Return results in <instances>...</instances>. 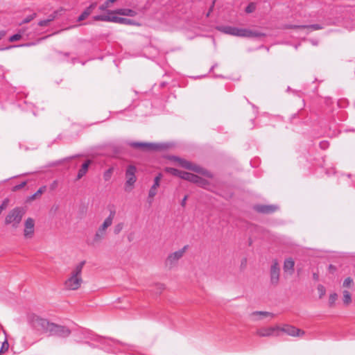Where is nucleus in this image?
Instances as JSON below:
<instances>
[{"instance_id": "4d7b16f0", "label": "nucleus", "mask_w": 355, "mask_h": 355, "mask_svg": "<svg viewBox=\"0 0 355 355\" xmlns=\"http://www.w3.org/2000/svg\"><path fill=\"white\" fill-rule=\"evenodd\" d=\"M56 184V182H54V184H53V187H55Z\"/></svg>"}, {"instance_id": "9d476101", "label": "nucleus", "mask_w": 355, "mask_h": 355, "mask_svg": "<svg viewBox=\"0 0 355 355\" xmlns=\"http://www.w3.org/2000/svg\"><path fill=\"white\" fill-rule=\"evenodd\" d=\"M49 333L51 336H56L59 337L65 338L70 335L71 331L64 326H61L51 323L49 330Z\"/></svg>"}, {"instance_id": "58836bf2", "label": "nucleus", "mask_w": 355, "mask_h": 355, "mask_svg": "<svg viewBox=\"0 0 355 355\" xmlns=\"http://www.w3.org/2000/svg\"><path fill=\"white\" fill-rule=\"evenodd\" d=\"M26 184V182H21V184H17V185H15L14 187H13V191H17V190H19L21 189H22L25 185Z\"/></svg>"}, {"instance_id": "c03bdc74", "label": "nucleus", "mask_w": 355, "mask_h": 355, "mask_svg": "<svg viewBox=\"0 0 355 355\" xmlns=\"http://www.w3.org/2000/svg\"><path fill=\"white\" fill-rule=\"evenodd\" d=\"M246 265H247V259H243L241 261V269L245 268Z\"/></svg>"}, {"instance_id": "6e6552de", "label": "nucleus", "mask_w": 355, "mask_h": 355, "mask_svg": "<svg viewBox=\"0 0 355 355\" xmlns=\"http://www.w3.org/2000/svg\"><path fill=\"white\" fill-rule=\"evenodd\" d=\"M187 249V245H185L182 249L168 254L165 261L166 265L170 268L176 266L178 261L184 256Z\"/></svg>"}, {"instance_id": "4be33fe9", "label": "nucleus", "mask_w": 355, "mask_h": 355, "mask_svg": "<svg viewBox=\"0 0 355 355\" xmlns=\"http://www.w3.org/2000/svg\"><path fill=\"white\" fill-rule=\"evenodd\" d=\"M115 14H118L119 15H125V16H130V17H134L137 15L136 11L132 9L129 8H120L117 9L115 11H114Z\"/></svg>"}, {"instance_id": "2eb2a0df", "label": "nucleus", "mask_w": 355, "mask_h": 355, "mask_svg": "<svg viewBox=\"0 0 355 355\" xmlns=\"http://www.w3.org/2000/svg\"><path fill=\"white\" fill-rule=\"evenodd\" d=\"M162 175L158 174L154 179V183L148 192V198H153L157 194V188L159 187Z\"/></svg>"}, {"instance_id": "49530a36", "label": "nucleus", "mask_w": 355, "mask_h": 355, "mask_svg": "<svg viewBox=\"0 0 355 355\" xmlns=\"http://www.w3.org/2000/svg\"><path fill=\"white\" fill-rule=\"evenodd\" d=\"M327 146H328V144H327V143L326 141H322V142L320 143V146L322 148H327Z\"/></svg>"}, {"instance_id": "aec40b11", "label": "nucleus", "mask_w": 355, "mask_h": 355, "mask_svg": "<svg viewBox=\"0 0 355 355\" xmlns=\"http://www.w3.org/2000/svg\"><path fill=\"white\" fill-rule=\"evenodd\" d=\"M295 261L293 259L288 258L284 261V271L289 275H292L294 272Z\"/></svg>"}, {"instance_id": "4468645a", "label": "nucleus", "mask_w": 355, "mask_h": 355, "mask_svg": "<svg viewBox=\"0 0 355 355\" xmlns=\"http://www.w3.org/2000/svg\"><path fill=\"white\" fill-rule=\"evenodd\" d=\"M24 234L26 238H32L34 234L35 221L33 218H28L24 224Z\"/></svg>"}, {"instance_id": "7ed1b4c3", "label": "nucleus", "mask_w": 355, "mask_h": 355, "mask_svg": "<svg viewBox=\"0 0 355 355\" xmlns=\"http://www.w3.org/2000/svg\"><path fill=\"white\" fill-rule=\"evenodd\" d=\"M219 30L224 33L238 37H257L261 35L260 33L252 31L250 29L239 28L230 26H222Z\"/></svg>"}, {"instance_id": "a878e982", "label": "nucleus", "mask_w": 355, "mask_h": 355, "mask_svg": "<svg viewBox=\"0 0 355 355\" xmlns=\"http://www.w3.org/2000/svg\"><path fill=\"white\" fill-rule=\"evenodd\" d=\"M94 19L96 21H112V16L111 17L105 15H100L94 16Z\"/></svg>"}, {"instance_id": "f3484780", "label": "nucleus", "mask_w": 355, "mask_h": 355, "mask_svg": "<svg viewBox=\"0 0 355 355\" xmlns=\"http://www.w3.org/2000/svg\"><path fill=\"white\" fill-rule=\"evenodd\" d=\"M250 317L254 321L259 320L262 318L270 317V318H273L275 317V314L268 311H254L250 314Z\"/></svg>"}, {"instance_id": "8fccbe9b", "label": "nucleus", "mask_w": 355, "mask_h": 355, "mask_svg": "<svg viewBox=\"0 0 355 355\" xmlns=\"http://www.w3.org/2000/svg\"><path fill=\"white\" fill-rule=\"evenodd\" d=\"M329 269H330V270H336V268H335L334 266H333L332 265H330V266H329Z\"/></svg>"}, {"instance_id": "864d4df0", "label": "nucleus", "mask_w": 355, "mask_h": 355, "mask_svg": "<svg viewBox=\"0 0 355 355\" xmlns=\"http://www.w3.org/2000/svg\"><path fill=\"white\" fill-rule=\"evenodd\" d=\"M76 156H72L71 157H69V159H72V158H74L76 157Z\"/></svg>"}, {"instance_id": "6ab92c4d", "label": "nucleus", "mask_w": 355, "mask_h": 355, "mask_svg": "<svg viewBox=\"0 0 355 355\" xmlns=\"http://www.w3.org/2000/svg\"><path fill=\"white\" fill-rule=\"evenodd\" d=\"M277 209V207L275 205H257L256 210L263 214H270L275 211Z\"/></svg>"}, {"instance_id": "c9c22d12", "label": "nucleus", "mask_w": 355, "mask_h": 355, "mask_svg": "<svg viewBox=\"0 0 355 355\" xmlns=\"http://www.w3.org/2000/svg\"><path fill=\"white\" fill-rule=\"evenodd\" d=\"M352 283L353 279L351 277H347L344 280L343 286L347 288L350 287Z\"/></svg>"}, {"instance_id": "f257e3e1", "label": "nucleus", "mask_w": 355, "mask_h": 355, "mask_svg": "<svg viewBox=\"0 0 355 355\" xmlns=\"http://www.w3.org/2000/svg\"><path fill=\"white\" fill-rule=\"evenodd\" d=\"M85 261H81L76 265L69 273L64 282V288L66 291H77L83 282L82 272Z\"/></svg>"}, {"instance_id": "cd10ccee", "label": "nucleus", "mask_w": 355, "mask_h": 355, "mask_svg": "<svg viewBox=\"0 0 355 355\" xmlns=\"http://www.w3.org/2000/svg\"><path fill=\"white\" fill-rule=\"evenodd\" d=\"M124 225L123 223H119L114 225L113 232L114 234H119L123 229Z\"/></svg>"}, {"instance_id": "423d86ee", "label": "nucleus", "mask_w": 355, "mask_h": 355, "mask_svg": "<svg viewBox=\"0 0 355 355\" xmlns=\"http://www.w3.org/2000/svg\"><path fill=\"white\" fill-rule=\"evenodd\" d=\"M137 172V168L133 165H129L125 171V190L126 191H130L134 187L135 183L137 181V177L135 173Z\"/></svg>"}, {"instance_id": "9b49d317", "label": "nucleus", "mask_w": 355, "mask_h": 355, "mask_svg": "<svg viewBox=\"0 0 355 355\" xmlns=\"http://www.w3.org/2000/svg\"><path fill=\"white\" fill-rule=\"evenodd\" d=\"M282 332L286 333V334L291 336H302L304 334V331L300 329L295 328L291 325H284L280 327V334Z\"/></svg>"}, {"instance_id": "e433bc0d", "label": "nucleus", "mask_w": 355, "mask_h": 355, "mask_svg": "<svg viewBox=\"0 0 355 355\" xmlns=\"http://www.w3.org/2000/svg\"><path fill=\"white\" fill-rule=\"evenodd\" d=\"M45 189L46 187H40L37 191V192L33 195V196L31 197L32 199H34L37 196L39 195H41L44 191H45Z\"/></svg>"}, {"instance_id": "72a5a7b5", "label": "nucleus", "mask_w": 355, "mask_h": 355, "mask_svg": "<svg viewBox=\"0 0 355 355\" xmlns=\"http://www.w3.org/2000/svg\"><path fill=\"white\" fill-rule=\"evenodd\" d=\"M8 347H9V344H8V340L6 339L2 343V345H1V347L0 349V353L7 351L8 349Z\"/></svg>"}, {"instance_id": "37998d69", "label": "nucleus", "mask_w": 355, "mask_h": 355, "mask_svg": "<svg viewBox=\"0 0 355 355\" xmlns=\"http://www.w3.org/2000/svg\"><path fill=\"white\" fill-rule=\"evenodd\" d=\"M155 286L157 288L159 291H163L165 289V286L163 284H156Z\"/></svg>"}, {"instance_id": "09e8293b", "label": "nucleus", "mask_w": 355, "mask_h": 355, "mask_svg": "<svg viewBox=\"0 0 355 355\" xmlns=\"http://www.w3.org/2000/svg\"><path fill=\"white\" fill-rule=\"evenodd\" d=\"M4 36V33L0 32V40L2 39V37Z\"/></svg>"}, {"instance_id": "5701e85b", "label": "nucleus", "mask_w": 355, "mask_h": 355, "mask_svg": "<svg viewBox=\"0 0 355 355\" xmlns=\"http://www.w3.org/2000/svg\"><path fill=\"white\" fill-rule=\"evenodd\" d=\"M91 163L90 160L86 161L81 166V168L78 171L77 175V179L80 180L82 178L87 172L89 166Z\"/></svg>"}, {"instance_id": "6e6d98bb", "label": "nucleus", "mask_w": 355, "mask_h": 355, "mask_svg": "<svg viewBox=\"0 0 355 355\" xmlns=\"http://www.w3.org/2000/svg\"><path fill=\"white\" fill-rule=\"evenodd\" d=\"M56 184V182H54V184H53V187H55Z\"/></svg>"}, {"instance_id": "412c9836", "label": "nucleus", "mask_w": 355, "mask_h": 355, "mask_svg": "<svg viewBox=\"0 0 355 355\" xmlns=\"http://www.w3.org/2000/svg\"><path fill=\"white\" fill-rule=\"evenodd\" d=\"M96 3H92L89 7H87L82 14L78 17V21H81L85 19L93 11V10L96 8Z\"/></svg>"}, {"instance_id": "5fc2aeb1", "label": "nucleus", "mask_w": 355, "mask_h": 355, "mask_svg": "<svg viewBox=\"0 0 355 355\" xmlns=\"http://www.w3.org/2000/svg\"><path fill=\"white\" fill-rule=\"evenodd\" d=\"M56 184V182H54V184H53V187H55Z\"/></svg>"}, {"instance_id": "20e7f679", "label": "nucleus", "mask_w": 355, "mask_h": 355, "mask_svg": "<svg viewBox=\"0 0 355 355\" xmlns=\"http://www.w3.org/2000/svg\"><path fill=\"white\" fill-rule=\"evenodd\" d=\"M25 211L23 208L16 207L12 209L6 216L5 223L6 225H11L13 227L17 228L21 223Z\"/></svg>"}, {"instance_id": "ddd939ff", "label": "nucleus", "mask_w": 355, "mask_h": 355, "mask_svg": "<svg viewBox=\"0 0 355 355\" xmlns=\"http://www.w3.org/2000/svg\"><path fill=\"white\" fill-rule=\"evenodd\" d=\"M129 145L135 148H139L143 150H155L158 148L157 144L146 142H130Z\"/></svg>"}, {"instance_id": "dca6fc26", "label": "nucleus", "mask_w": 355, "mask_h": 355, "mask_svg": "<svg viewBox=\"0 0 355 355\" xmlns=\"http://www.w3.org/2000/svg\"><path fill=\"white\" fill-rule=\"evenodd\" d=\"M286 28H296V29H308V30H320L322 29V26L319 24H311V25H286Z\"/></svg>"}, {"instance_id": "1a4fd4ad", "label": "nucleus", "mask_w": 355, "mask_h": 355, "mask_svg": "<svg viewBox=\"0 0 355 355\" xmlns=\"http://www.w3.org/2000/svg\"><path fill=\"white\" fill-rule=\"evenodd\" d=\"M256 335L259 337H271L280 336V327L273 326L258 329Z\"/></svg>"}, {"instance_id": "c85d7f7f", "label": "nucleus", "mask_w": 355, "mask_h": 355, "mask_svg": "<svg viewBox=\"0 0 355 355\" xmlns=\"http://www.w3.org/2000/svg\"><path fill=\"white\" fill-rule=\"evenodd\" d=\"M196 184H197L198 186H200L202 188H207V187L209 185V183L206 180H205L199 176H198V180Z\"/></svg>"}, {"instance_id": "bb28decb", "label": "nucleus", "mask_w": 355, "mask_h": 355, "mask_svg": "<svg viewBox=\"0 0 355 355\" xmlns=\"http://www.w3.org/2000/svg\"><path fill=\"white\" fill-rule=\"evenodd\" d=\"M352 302L351 295L349 291H343V302L345 304H349Z\"/></svg>"}, {"instance_id": "b1692460", "label": "nucleus", "mask_w": 355, "mask_h": 355, "mask_svg": "<svg viewBox=\"0 0 355 355\" xmlns=\"http://www.w3.org/2000/svg\"><path fill=\"white\" fill-rule=\"evenodd\" d=\"M182 179L189 181L193 183H196L198 180V176L191 173L184 171Z\"/></svg>"}, {"instance_id": "2f4dec72", "label": "nucleus", "mask_w": 355, "mask_h": 355, "mask_svg": "<svg viewBox=\"0 0 355 355\" xmlns=\"http://www.w3.org/2000/svg\"><path fill=\"white\" fill-rule=\"evenodd\" d=\"M256 9V5L254 3H250L245 8V12L247 13H251L254 12Z\"/></svg>"}, {"instance_id": "4c0bfd02", "label": "nucleus", "mask_w": 355, "mask_h": 355, "mask_svg": "<svg viewBox=\"0 0 355 355\" xmlns=\"http://www.w3.org/2000/svg\"><path fill=\"white\" fill-rule=\"evenodd\" d=\"M112 171V169L110 168L104 173L103 177H104L105 180L107 181V180H110V177H111Z\"/></svg>"}, {"instance_id": "7c9ffc66", "label": "nucleus", "mask_w": 355, "mask_h": 355, "mask_svg": "<svg viewBox=\"0 0 355 355\" xmlns=\"http://www.w3.org/2000/svg\"><path fill=\"white\" fill-rule=\"evenodd\" d=\"M317 288L319 293V297L320 298H322L326 293V289L324 286L321 284H319Z\"/></svg>"}, {"instance_id": "603ef678", "label": "nucleus", "mask_w": 355, "mask_h": 355, "mask_svg": "<svg viewBox=\"0 0 355 355\" xmlns=\"http://www.w3.org/2000/svg\"><path fill=\"white\" fill-rule=\"evenodd\" d=\"M318 275H316L315 273H314V274H313V278H314L315 279H318Z\"/></svg>"}, {"instance_id": "c756f323", "label": "nucleus", "mask_w": 355, "mask_h": 355, "mask_svg": "<svg viewBox=\"0 0 355 355\" xmlns=\"http://www.w3.org/2000/svg\"><path fill=\"white\" fill-rule=\"evenodd\" d=\"M338 297V295L336 293H332L329 295V304L330 306H332L334 305L335 302L336 301Z\"/></svg>"}, {"instance_id": "de8ad7c7", "label": "nucleus", "mask_w": 355, "mask_h": 355, "mask_svg": "<svg viewBox=\"0 0 355 355\" xmlns=\"http://www.w3.org/2000/svg\"><path fill=\"white\" fill-rule=\"evenodd\" d=\"M214 2H213V3H212V5H211V8H210V10H209V12L207 13V17H209V16L210 12H211L212 8H213V7H214Z\"/></svg>"}, {"instance_id": "0eeeda50", "label": "nucleus", "mask_w": 355, "mask_h": 355, "mask_svg": "<svg viewBox=\"0 0 355 355\" xmlns=\"http://www.w3.org/2000/svg\"><path fill=\"white\" fill-rule=\"evenodd\" d=\"M31 325L37 331H43V332H49L50 323L47 320L41 318L37 315H34L31 318Z\"/></svg>"}, {"instance_id": "393cba45", "label": "nucleus", "mask_w": 355, "mask_h": 355, "mask_svg": "<svg viewBox=\"0 0 355 355\" xmlns=\"http://www.w3.org/2000/svg\"><path fill=\"white\" fill-rule=\"evenodd\" d=\"M166 171L175 175V176L180 177V178H182V174L184 173V171H180L178 169L174 168H170V167L166 168Z\"/></svg>"}, {"instance_id": "a19ab883", "label": "nucleus", "mask_w": 355, "mask_h": 355, "mask_svg": "<svg viewBox=\"0 0 355 355\" xmlns=\"http://www.w3.org/2000/svg\"><path fill=\"white\" fill-rule=\"evenodd\" d=\"M58 13V10L55 11L53 13L51 14V15L49 16L48 19H49V22H51V21H53V20L55 19V17H56V16H57Z\"/></svg>"}, {"instance_id": "39448f33", "label": "nucleus", "mask_w": 355, "mask_h": 355, "mask_svg": "<svg viewBox=\"0 0 355 355\" xmlns=\"http://www.w3.org/2000/svg\"><path fill=\"white\" fill-rule=\"evenodd\" d=\"M175 160L177 161L179 164V165L180 166H182V168H184L186 169H188V170H191L192 171H194V172H196V173H201V174H203L207 177H209V178H211L212 175L211 174L204 170L202 168H201L200 166L195 164H193L184 159H182V158H179V157H175Z\"/></svg>"}, {"instance_id": "3c124183", "label": "nucleus", "mask_w": 355, "mask_h": 355, "mask_svg": "<svg viewBox=\"0 0 355 355\" xmlns=\"http://www.w3.org/2000/svg\"><path fill=\"white\" fill-rule=\"evenodd\" d=\"M12 46H11L6 47V48H1V49H0V51H1V50L8 49H10V48H12Z\"/></svg>"}, {"instance_id": "f704fd0d", "label": "nucleus", "mask_w": 355, "mask_h": 355, "mask_svg": "<svg viewBox=\"0 0 355 355\" xmlns=\"http://www.w3.org/2000/svg\"><path fill=\"white\" fill-rule=\"evenodd\" d=\"M36 17V14L33 13L28 17H26L20 24L28 23L32 21Z\"/></svg>"}, {"instance_id": "f03ea898", "label": "nucleus", "mask_w": 355, "mask_h": 355, "mask_svg": "<svg viewBox=\"0 0 355 355\" xmlns=\"http://www.w3.org/2000/svg\"><path fill=\"white\" fill-rule=\"evenodd\" d=\"M115 216V211H111L109 216L104 220L103 223L98 227L92 239V245L101 243L107 236V230L113 223Z\"/></svg>"}, {"instance_id": "f8f14e48", "label": "nucleus", "mask_w": 355, "mask_h": 355, "mask_svg": "<svg viewBox=\"0 0 355 355\" xmlns=\"http://www.w3.org/2000/svg\"><path fill=\"white\" fill-rule=\"evenodd\" d=\"M279 279V268L277 260H274L270 267V282L272 284L277 285Z\"/></svg>"}, {"instance_id": "a18cd8bd", "label": "nucleus", "mask_w": 355, "mask_h": 355, "mask_svg": "<svg viewBox=\"0 0 355 355\" xmlns=\"http://www.w3.org/2000/svg\"><path fill=\"white\" fill-rule=\"evenodd\" d=\"M187 200V196H184V198L182 199V202H181V205H182V207H185Z\"/></svg>"}, {"instance_id": "a211bd4d", "label": "nucleus", "mask_w": 355, "mask_h": 355, "mask_svg": "<svg viewBox=\"0 0 355 355\" xmlns=\"http://www.w3.org/2000/svg\"><path fill=\"white\" fill-rule=\"evenodd\" d=\"M112 22L121 24H126V25H136L139 26V23H136L134 20L116 17V16H112Z\"/></svg>"}, {"instance_id": "ea45409f", "label": "nucleus", "mask_w": 355, "mask_h": 355, "mask_svg": "<svg viewBox=\"0 0 355 355\" xmlns=\"http://www.w3.org/2000/svg\"><path fill=\"white\" fill-rule=\"evenodd\" d=\"M49 21L48 19L41 20L39 21L38 25L40 26H47L49 24Z\"/></svg>"}, {"instance_id": "79ce46f5", "label": "nucleus", "mask_w": 355, "mask_h": 355, "mask_svg": "<svg viewBox=\"0 0 355 355\" xmlns=\"http://www.w3.org/2000/svg\"><path fill=\"white\" fill-rule=\"evenodd\" d=\"M110 3H107V1H106L103 4H102L101 6H100V10H105L107 8H108L110 6L109 5Z\"/></svg>"}, {"instance_id": "473e14b6", "label": "nucleus", "mask_w": 355, "mask_h": 355, "mask_svg": "<svg viewBox=\"0 0 355 355\" xmlns=\"http://www.w3.org/2000/svg\"><path fill=\"white\" fill-rule=\"evenodd\" d=\"M21 38V34L17 33V34H15V35L10 36L9 38V41L10 42H13L19 40Z\"/></svg>"}]
</instances>
